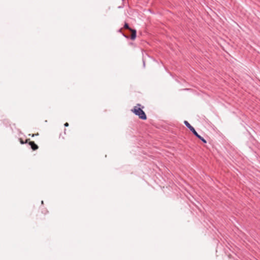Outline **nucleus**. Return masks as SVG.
<instances>
[{"mask_svg": "<svg viewBox=\"0 0 260 260\" xmlns=\"http://www.w3.org/2000/svg\"><path fill=\"white\" fill-rule=\"evenodd\" d=\"M131 31H132L131 39L132 40H134L137 37V31L136 29H131Z\"/></svg>", "mask_w": 260, "mask_h": 260, "instance_id": "nucleus-3", "label": "nucleus"}, {"mask_svg": "<svg viewBox=\"0 0 260 260\" xmlns=\"http://www.w3.org/2000/svg\"><path fill=\"white\" fill-rule=\"evenodd\" d=\"M143 65H144V66H145V61H143Z\"/></svg>", "mask_w": 260, "mask_h": 260, "instance_id": "nucleus-8", "label": "nucleus"}, {"mask_svg": "<svg viewBox=\"0 0 260 260\" xmlns=\"http://www.w3.org/2000/svg\"><path fill=\"white\" fill-rule=\"evenodd\" d=\"M132 111L136 115L142 120H146L147 116L145 113L140 108L135 106Z\"/></svg>", "mask_w": 260, "mask_h": 260, "instance_id": "nucleus-1", "label": "nucleus"}, {"mask_svg": "<svg viewBox=\"0 0 260 260\" xmlns=\"http://www.w3.org/2000/svg\"><path fill=\"white\" fill-rule=\"evenodd\" d=\"M196 137H197L198 139H199L201 141H202L204 143H206L207 141L202 136H201L200 135L197 134L196 136Z\"/></svg>", "mask_w": 260, "mask_h": 260, "instance_id": "nucleus-5", "label": "nucleus"}, {"mask_svg": "<svg viewBox=\"0 0 260 260\" xmlns=\"http://www.w3.org/2000/svg\"><path fill=\"white\" fill-rule=\"evenodd\" d=\"M123 36L125 37V38H127V37L126 36H125V35H123Z\"/></svg>", "mask_w": 260, "mask_h": 260, "instance_id": "nucleus-9", "label": "nucleus"}, {"mask_svg": "<svg viewBox=\"0 0 260 260\" xmlns=\"http://www.w3.org/2000/svg\"><path fill=\"white\" fill-rule=\"evenodd\" d=\"M184 124L192 133V134L194 136H196L198 134L195 129L193 128V127L187 121L185 120L184 121Z\"/></svg>", "mask_w": 260, "mask_h": 260, "instance_id": "nucleus-2", "label": "nucleus"}, {"mask_svg": "<svg viewBox=\"0 0 260 260\" xmlns=\"http://www.w3.org/2000/svg\"><path fill=\"white\" fill-rule=\"evenodd\" d=\"M42 204H43V201H42L41 202Z\"/></svg>", "mask_w": 260, "mask_h": 260, "instance_id": "nucleus-11", "label": "nucleus"}, {"mask_svg": "<svg viewBox=\"0 0 260 260\" xmlns=\"http://www.w3.org/2000/svg\"><path fill=\"white\" fill-rule=\"evenodd\" d=\"M21 144H23V141H21Z\"/></svg>", "mask_w": 260, "mask_h": 260, "instance_id": "nucleus-10", "label": "nucleus"}, {"mask_svg": "<svg viewBox=\"0 0 260 260\" xmlns=\"http://www.w3.org/2000/svg\"><path fill=\"white\" fill-rule=\"evenodd\" d=\"M29 144L33 150H36L38 148V145L34 141H30Z\"/></svg>", "mask_w": 260, "mask_h": 260, "instance_id": "nucleus-4", "label": "nucleus"}, {"mask_svg": "<svg viewBox=\"0 0 260 260\" xmlns=\"http://www.w3.org/2000/svg\"><path fill=\"white\" fill-rule=\"evenodd\" d=\"M124 28H126V29H128L130 30H131V29H132L131 28H130L129 27V25H128V23H125V24L124 25Z\"/></svg>", "mask_w": 260, "mask_h": 260, "instance_id": "nucleus-6", "label": "nucleus"}, {"mask_svg": "<svg viewBox=\"0 0 260 260\" xmlns=\"http://www.w3.org/2000/svg\"><path fill=\"white\" fill-rule=\"evenodd\" d=\"M64 126L67 127L69 126V123L68 122H66L64 124Z\"/></svg>", "mask_w": 260, "mask_h": 260, "instance_id": "nucleus-7", "label": "nucleus"}]
</instances>
